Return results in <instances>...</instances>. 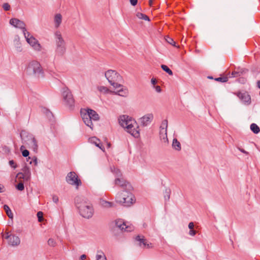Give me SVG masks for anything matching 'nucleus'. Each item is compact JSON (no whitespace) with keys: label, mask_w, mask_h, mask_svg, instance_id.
Here are the masks:
<instances>
[{"label":"nucleus","mask_w":260,"mask_h":260,"mask_svg":"<svg viewBox=\"0 0 260 260\" xmlns=\"http://www.w3.org/2000/svg\"><path fill=\"white\" fill-rule=\"evenodd\" d=\"M89 142L94 144L96 146L100 148L102 151H104L105 148L101 143V141L96 137H92L88 140Z\"/></svg>","instance_id":"obj_18"},{"label":"nucleus","mask_w":260,"mask_h":260,"mask_svg":"<svg viewBox=\"0 0 260 260\" xmlns=\"http://www.w3.org/2000/svg\"><path fill=\"white\" fill-rule=\"evenodd\" d=\"M9 164L11 166V167L12 168H16L17 167V166L15 165L14 161L13 160L9 161Z\"/></svg>","instance_id":"obj_45"},{"label":"nucleus","mask_w":260,"mask_h":260,"mask_svg":"<svg viewBox=\"0 0 260 260\" xmlns=\"http://www.w3.org/2000/svg\"><path fill=\"white\" fill-rule=\"evenodd\" d=\"M24 147L23 146H21L20 147V150L22 151V154L24 157H27L29 154V152L27 150H23Z\"/></svg>","instance_id":"obj_36"},{"label":"nucleus","mask_w":260,"mask_h":260,"mask_svg":"<svg viewBox=\"0 0 260 260\" xmlns=\"http://www.w3.org/2000/svg\"><path fill=\"white\" fill-rule=\"evenodd\" d=\"M26 73L30 76H34L38 78H43L44 72L41 64L37 61L30 62L26 69Z\"/></svg>","instance_id":"obj_6"},{"label":"nucleus","mask_w":260,"mask_h":260,"mask_svg":"<svg viewBox=\"0 0 260 260\" xmlns=\"http://www.w3.org/2000/svg\"><path fill=\"white\" fill-rule=\"evenodd\" d=\"M166 41L169 43L170 44L175 46V42L173 40V39L169 37H167L166 38Z\"/></svg>","instance_id":"obj_37"},{"label":"nucleus","mask_w":260,"mask_h":260,"mask_svg":"<svg viewBox=\"0 0 260 260\" xmlns=\"http://www.w3.org/2000/svg\"><path fill=\"white\" fill-rule=\"evenodd\" d=\"M16 177L18 179H23L24 181H28L31 178V172L30 169L27 166H25L22 169V172H19L17 174Z\"/></svg>","instance_id":"obj_12"},{"label":"nucleus","mask_w":260,"mask_h":260,"mask_svg":"<svg viewBox=\"0 0 260 260\" xmlns=\"http://www.w3.org/2000/svg\"><path fill=\"white\" fill-rule=\"evenodd\" d=\"M81 115L84 123L91 129L93 128L92 120L97 121L99 119L98 113L91 109H83L81 110Z\"/></svg>","instance_id":"obj_5"},{"label":"nucleus","mask_w":260,"mask_h":260,"mask_svg":"<svg viewBox=\"0 0 260 260\" xmlns=\"http://www.w3.org/2000/svg\"><path fill=\"white\" fill-rule=\"evenodd\" d=\"M152 4V0H149V4L150 5H151Z\"/></svg>","instance_id":"obj_56"},{"label":"nucleus","mask_w":260,"mask_h":260,"mask_svg":"<svg viewBox=\"0 0 260 260\" xmlns=\"http://www.w3.org/2000/svg\"><path fill=\"white\" fill-rule=\"evenodd\" d=\"M172 147L177 151H180L181 149L180 143L176 138H174L173 140Z\"/></svg>","instance_id":"obj_23"},{"label":"nucleus","mask_w":260,"mask_h":260,"mask_svg":"<svg viewBox=\"0 0 260 260\" xmlns=\"http://www.w3.org/2000/svg\"><path fill=\"white\" fill-rule=\"evenodd\" d=\"M257 86L258 87V88H260V80L257 81Z\"/></svg>","instance_id":"obj_54"},{"label":"nucleus","mask_w":260,"mask_h":260,"mask_svg":"<svg viewBox=\"0 0 260 260\" xmlns=\"http://www.w3.org/2000/svg\"><path fill=\"white\" fill-rule=\"evenodd\" d=\"M16 188L18 190H20V191L23 190L24 189L23 182L21 180H20V182H19V183L16 185Z\"/></svg>","instance_id":"obj_33"},{"label":"nucleus","mask_w":260,"mask_h":260,"mask_svg":"<svg viewBox=\"0 0 260 260\" xmlns=\"http://www.w3.org/2000/svg\"><path fill=\"white\" fill-rule=\"evenodd\" d=\"M116 201L125 207H129L135 202L134 196L131 191L122 190L117 194Z\"/></svg>","instance_id":"obj_3"},{"label":"nucleus","mask_w":260,"mask_h":260,"mask_svg":"<svg viewBox=\"0 0 260 260\" xmlns=\"http://www.w3.org/2000/svg\"><path fill=\"white\" fill-rule=\"evenodd\" d=\"M3 8L5 11H9L10 9V6L8 3H4Z\"/></svg>","instance_id":"obj_41"},{"label":"nucleus","mask_w":260,"mask_h":260,"mask_svg":"<svg viewBox=\"0 0 260 260\" xmlns=\"http://www.w3.org/2000/svg\"><path fill=\"white\" fill-rule=\"evenodd\" d=\"M27 42L34 48V50L40 51L41 46L38 41L29 32L27 31L23 34Z\"/></svg>","instance_id":"obj_10"},{"label":"nucleus","mask_w":260,"mask_h":260,"mask_svg":"<svg viewBox=\"0 0 260 260\" xmlns=\"http://www.w3.org/2000/svg\"><path fill=\"white\" fill-rule=\"evenodd\" d=\"M159 137L161 142L165 144L168 143L169 141L167 137V130H165V129L160 130Z\"/></svg>","instance_id":"obj_19"},{"label":"nucleus","mask_w":260,"mask_h":260,"mask_svg":"<svg viewBox=\"0 0 260 260\" xmlns=\"http://www.w3.org/2000/svg\"><path fill=\"white\" fill-rule=\"evenodd\" d=\"M56 49L55 53L57 56H63L66 51V44L60 31H56L54 33Z\"/></svg>","instance_id":"obj_7"},{"label":"nucleus","mask_w":260,"mask_h":260,"mask_svg":"<svg viewBox=\"0 0 260 260\" xmlns=\"http://www.w3.org/2000/svg\"><path fill=\"white\" fill-rule=\"evenodd\" d=\"M114 170L113 171L112 168H111V170H112V171L114 172V173L115 174V171L117 170V169L114 168Z\"/></svg>","instance_id":"obj_55"},{"label":"nucleus","mask_w":260,"mask_h":260,"mask_svg":"<svg viewBox=\"0 0 260 260\" xmlns=\"http://www.w3.org/2000/svg\"><path fill=\"white\" fill-rule=\"evenodd\" d=\"M137 17L141 19L145 20L146 21H150L149 17L145 14L142 13H137L136 14Z\"/></svg>","instance_id":"obj_29"},{"label":"nucleus","mask_w":260,"mask_h":260,"mask_svg":"<svg viewBox=\"0 0 260 260\" xmlns=\"http://www.w3.org/2000/svg\"><path fill=\"white\" fill-rule=\"evenodd\" d=\"M161 69L167 72L169 75H173V72L172 70L166 65L162 64L161 66Z\"/></svg>","instance_id":"obj_30"},{"label":"nucleus","mask_w":260,"mask_h":260,"mask_svg":"<svg viewBox=\"0 0 260 260\" xmlns=\"http://www.w3.org/2000/svg\"><path fill=\"white\" fill-rule=\"evenodd\" d=\"M136 239L137 241L140 242V245H143L145 247L146 246H147L148 247L149 246V244H147L146 240L144 238V237H143L142 238H141V237L140 236H138L136 237Z\"/></svg>","instance_id":"obj_27"},{"label":"nucleus","mask_w":260,"mask_h":260,"mask_svg":"<svg viewBox=\"0 0 260 260\" xmlns=\"http://www.w3.org/2000/svg\"><path fill=\"white\" fill-rule=\"evenodd\" d=\"M27 161H28L30 164H33L35 166L38 165L37 158L36 157H34L32 158L28 157L27 159Z\"/></svg>","instance_id":"obj_31"},{"label":"nucleus","mask_w":260,"mask_h":260,"mask_svg":"<svg viewBox=\"0 0 260 260\" xmlns=\"http://www.w3.org/2000/svg\"><path fill=\"white\" fill-rule=\"evenodd\" d=\"M119 124L126 129V131L135 138L139 136V132L136 129L133 124L135 121L131 117L125 115H121L118 118Z\"/></svg>","instance_id":"obj_2"},{"label":"nucleus","mask_w":260,"mask_h":260,"mask_svg":"<svg viewBox=\"0 0 260 260\" xmlns=\"http://www.w3.org/2000/svg\"><path fill=\"white\" fill-rule=\"evenodd\" d=\"M105 76L109 83L115 89L122 86L123 81L122 76L116 71L109 70L105 73Z\"/></svg>","instance_id":"obj_4"},{"label":"nucleus","mask_w":260,"mask_h":260,"mask_svg":"<svg viewBox=\"0 0 260 260\" xmlns=\"http://www.w3.org/2000/svg\"><path fill=\"white\" fill-rule=\"evenodd\" d=\"M100 204L102 207L105 208H112L114 206L113 202H108L104 200H101L100 201Z\"/></svg>","instance_id":"obj_21"},{"label":"nucleus","mask_w":260,"mask_h":260,"mask_svg":"<svg viewBox=\"0 0 260 260\" xmlns=\"http://www.w3.org/2000/svg\"><path fill=\"white\" fill-rule=\"evenodd\" d=\"M75 204L80 215L84 218H89L93 214V209L91 203L80 197L75 198Z\"/></svg>","instance_id":"obj_1"},{"label":"nucleus","mask_w":260,"mask_h":260,"mask_svg":"<svg viewBox=\"0 0 260 260\" xmlns=\"http://www.w3.org/2000/svg\"><path fill=\"white\" fill-rule=\"evenodd\" d=\"M153 119V115L152 113H148L139 119V122L143 126H146L150 124Z\"/></svg>","instance_id":"obj_16"},{"label":"nucleus","mask_w":260,"mask_h":260,"mask_svg":"<svg viewBox=\"0 0 260 260\" xmlns=\"http://www.w3.org/2000/svg\"><path fill=\"white\" fill-rule=\"evenodd\" d=\"M232 77H236L239 76V73L237 72H233L232 73Z\"/></svg>","instance_id":"obj_51"},{"label":"nucleus","mask_w":260,"mask_h":260,"mask_svg":"<svg viewBox=\"0 0 260 260\" xmlns=\"http://www.w3.org/2000/svg\"><path fill=\"white\" fill-rule=\"evenodd\" d=\"M238 149L239 151H240L241 152L246 154V155H248V152L246 151H245L244 149H243V148H241L240 147H238Z\"/></svg>","instance_id":"obj_47"},{"label":"nucleus","mask_w":260,"mask_h":260,"mask_svg":"<svg viewBox=\"0 0 260 260\" xmlns=\"http://www.w3.org/2000/svg\"><path fill=\"white\" fill-rule=\"evenodd\" d=\"M117 88L119 89H117L116 92H114L115 94L122 96H126L128 94V90L125 87H124L122 85L121 87H117Z\"/></svg>","instance_id":"obj_20"},{"label":"nucleus","mask_w":260,"mask_h":260,"mask_svg":"<svg viewBox=\"0 0 260 260\" xmlns=\"http://www.w3.org/2000/svg\"><path fill=\"white\" fill-rule=\"evenodd\" d=\"M115 225L121 231L129 232L134 230V226L131 224H128L122 219H117L115 221Z\"/></svg>","instance_id":"obj_13"},{"label":"nucleus","mask_w":260,"mask_h":260,"mask_svg":"<svg viewBox=\"0 0 260 260\" xmlns=\"http://www.w3.org/2000/svg\"><path fill=\"white\" fill-rule=\"evenodd\" d=\"M168 127V120L165 119L164 120L161 124V125L160 126V130H162L163 129H165V130H167Z\"/></svg>","instance_id":"obj_32"},{"label":"nucleus","mask_w":260,"mask_h":260,"mask_svg":"<svg viewBox=\"0 0 260 260\" xmlns=\"http://www.w3.org/2000/svg\"><path fill=\"white\" fill-rule=\"evenodd\" d=\"M28 144L31 146L34 150H37V142L36 139L32 136H30V143Z\"/></svg>","instance_id":"obj_25"},{"label":"nucleus","mask_w":260,"mask_h":260,"mask_svg":"<svg viewBox=\"0 0 260 260\" xmlns=\"http://www.w3.org/2000/svg\"><path fill=\"white\" fill-rule=\"evenodd\" d=\"M98 90L101 92H102V93H107L109 92V90L108 89V88L105 86H99L98 87Z\"/></svg>","instance_id":"obj_34"},{"label":"nucleus","mask_w":260,"mask_h":260,"mask_svg":"<svg viewBox=\"0 0 260 260\" xmlns=\"http://www.w3.org/2000/svg\"><path fill=\"white\" fill-rule=\"evenodd\" d=\"M4 209L6 212V214L7 216L11 219H12L13 218V214L12 212L11 209H10L9 207L7 205H5L4 206Z\"/></svg>","instance_id":"obj_26"},{"label":"nucleus","mask_w":260,"mask_h":260,"mask_svg":"<svg viewBox=\"0 0 260 260\" xmlns=\"http://www.w3.org/2000/svg\"><path fill=\"white\" fill-rule=\"evenodd\" d=\"M215 80L216 81L220 82H226L228 80V78L227 77H220L218 78H215Z\"/></svg>","instance_id":"obj_35"},{"label":"nucleus","mask_w":260,"mask_h":260,"mask_svg":"<svg viewBox=\"0 0 260 260\" xmlns=\"http://www.w3.org/2000/svg\"><path fill=\"white\" fill-rule=\"evenodd\" d=\"M50 74V75L54 77V78H56V77L58 76V74L53 70H51V69H47V71Z\"/></svg>","instance_id":"obj_38"},{"label":"nucleus","mask_w":260,"mask_h":260,"mask_svg":"<svg viewBox=\"0 0 260 260\" xmlns=\"http://www.w3.org/2000/svg\"><path fill=\"white\" fill-rule=\"evenodd\" d=\"M66 181L71 185L76 186L77 188L82 184L81 181L74 172H70L67 174Z\"/></svg>","instance_id":"obj_11"},{"label":"nucleus","mask_w":260,"mask_h":260,"mask_svg":"<svg viewBox=\"0 0 260 260\" xmlns=\"http://www.w3.org/2000/svg\"><path fill=\"white\" fill-rule=\"evenodd\" d=\"M154 88L155 89V90L157 92H160L161 91V88H160V87L159 86H158V85L155 86H154Z\"/></svg>","instance_id":"obj_49"},{"label":"nucleus","mask_w":260,"mask_h":260,"mask_svg":"<svg viewBox=\"0 0 260 260\" xmlns=\"http://www.w3.org/2000/svg\"><path fill=\"white\" fill-rule=\"evenodd\" d=\"M52 200H53V201L55 203H57L58 202V198L57 196L56 195H53V197H52Z\"/></svg>","instance_id":"obj_46"},{"label":"nucleus","mask_w":260,"mask_h":260,"mask_svg":"<svg viewBox=\"0 0 260 260\" xmlns=\"http://www.w3.org/2000/svg\"><path fill=\"white\" fill-rule=\"evenodd\" d=\"M43 213L41 211H39L37 213V216L39 222H41L43 220Z\"/></svg>","instance_id":"obj_40"},{"label":"nucleus","mask_w":260,"mask_h":260,"mask_svg":"<svg viewBox=\"0 0 260 260\" xmlns=\"http://www.w3.org/2000/svg\"><path fill=\"white\" fill-rule=\"evenodd\" d=\"M208 78L209 79H213V77L212 76H208Z\"/></svg>","instance_id":"obj_57"},{"label":"nucleus","mask_w":260,"mask_h":260,"mask_svg":"<svg viewBox=\"0 0 260 260\" xmlns=\"http://www.w3.org/2000/svg\"><path fill=\"white\" fill-rule=\"evenodd\" d=\"M108 147H109L110 146V143H109V144H108Z\"/></svg>","instance_id":"obj_58"},{"label":"nucleus","mask_w":260,"mask_h":260,"mask_svg":"<svg viewBox=\"0 0 260 260\" xmlns=\"http://www.w3.org/2000/svg\"><path fill=\"white\" fill-rule=\"evenodd\" d=\"M151 82L152 84L154 85L156 83L157 81L155 78H152L151 80Z\"/></svg>","instance_id":"obj_52"},{"label":"nucleus","mask_w":260,"mask_h":260,"mask_svg":"<svg viewBox=\"0 0 260 260\" xmlns=\"http://www.w3.org/2000/svg\"><path fill=\"white\" fill-rule=\"evenodd\" d=\"M48 244L50 246L54 247L56 245V243L54 239L50 238L48 240Z\"/></svg>","instance_id":"obj_39"},{"label":"nucleus","mask_w":260,"mask_h":260,"mask_svg":"<svg viewBox=\"0 0 260 260\" xmlns=\"http://www.w3.org/2000/svg\"><path fill=\"white\" fill-rule=\"evenodd\" d=\"M4 238L8 240V244L12 246H17L20 243V238L13 234L6 233Z\"/></svg>","instance_id":"obj_14"},{"label":"nucleus","mask_w":260,"mask_h":260,"mask_svg":"<svg viewBox=\"0 0 260 260\" xmlns=\"http://www.w3.org/2000/svg\"><path fill=\"white\" fill-rule=\"evenodd\" d=\"M96 259V260H107L104 252L101 250L97 251Z\"/></svg>","instance_id":"obj_24"},{"label":"nucleus","mask_w":260,"mask_h":260,"mask_svg":"<svg viewBox=\"0 0 260 260\" xmlns=\"http://www.w3.org/2000/svg\"><path fill=\"white\" fill-rule=\"evenodd\" d=\"M237 95L244 103L249 105L251 103V98L248 93L238 92Z\"/></svg>","instance_id":"obj_17"},{"label":"nucleus","mask_w":260,"mask_h":260,"mask_svg":"<svg viewBox=\"0 0 260 260\" xmlns=\"http://www.w3.org/2000/svg\"><path fill=\"white\" fill-rule=\"evenodd\" d=\"M193 228H194V224L192 222H190L189 224H188V228L189 229V230H191V229H193Z\"/></svg>","instance_id":"obj_50"},{"label":"nucleus","mask_w":260,"mask_h":260,"mask_svg":"<svg viewBox=\"0 0 260 260\" xmlns=\"http://www.w3.org/2000/svg\"><path fill=\"white\" fill-rule=\"evenodd\" d=\"M196 233H197L196 231L194 230L193 229H191V230H189L188 234L189 235H190L191 236H193L196 234Z\"/></svg>","instance_id":"obj_44"},{"label":"nucleus","mask_w":260,"mask_h":260,"mask_svg":"<svg viewBox=\"0 0 260 260\" xmlns=\"http://www.w3.org/2000/svg\"><path fill=\"white\" fill-rule=\"evenodd\" d=\"M62 94L66 105L70 108L74 106L75 100L70 89L65 87L62 88Z\"/></svg>","instance_id":"obj_9"},{"label":"nucleus","mask_w":260,"mask_h":260,"mask_svg":"<svg viewBox=\"0 0 260 260\" xmlns=\"http://www.w3.org/2000/svg\"><path fill=\"white\" fill-rule=\"evenodd\" d=\"M121 176V174L119 170L115 171V177L116 178L115 180V184L121 187L122 190L132 191L133 189L132 185L123 178H119Z\"/></svg>","instance_id":"obj_8"},{"label":"nucleus","mask_w":260,"mask_h":260,"mask_svg":"<svg viewBox=\"0 0 260 260\" xmlns=\"http://www.w3.org/2000/svg\"><path fill=\"white\" fill-rule=\"evenodd\" d=\"M250 129L254 134H258L260 132L259 127L255 123H252L250 125Z\"/></svg>","instance_id":"obj_28"},{"label":"nucleus","mask_w":260,"mask_h":260,"mask_svg":"<svg viewBox=\"0 0 260 260\" xmlns=\"http://www.w3.org/2000/svg\"><path fill=\"white\" fill-rule=\"evenodd\" d=\"M86 255H85V254H83V255H82L81 256V257H80V259H81V260H85V259L86 258Z\"/></svg>","instance_id":"obj_53"},{"label":"nucleus","mask_w":260,"mask_h":260,"mask_svg":"<svg viewBox=\"0 0 260 260\" xmlns=\"http://www.w3.org/2000/svg\"><path fill=\"white\" fill-rule=\"evenodd\" d=\"M132 6H136L138 3V0H129Z\"/></svg>","instance_id":"obj_48"},{"label":"nucleus","mask_w":260,"mask_h":260,"mask_svg":"<svg viewBox=\"0 0 260 260\" xmlns=\"http://www.w3.org/2000/svg\"><path fill=\"white\" fill-rule=\"evenodd\" d=\"M62 22V16L60 14H57L54 16L55 27L58 28Z\"/></svg>","instance_id":"obj_22"},{"label":"nucleus","mask_w":260,"mask_h":260,"mask_svg":"<svg viewBox=\"0 0 260 260\" xmlns=\"http://www.w3.org/2000/svg\"><path fill=\"white\" fill-rule=\"evenodd\" d=\"M170 191H166V194L165 195V200H169L170 199Z\"/></svg>","instance_id":"obj_42"},{"label":"nucleus","mask_w":260,"mask_h":260,"mask_svg":"<svg viewBox=\"0 0 260 260\" xmlns=\"http://www.w3.org/2000/svg\"><path fill=\"white\" fill-rule=\"evenodd\" d=\"M10 23L11 25L16 28L21 29L23 34L27 32L25 28V24L24 22L20 20L19 19L17 18H12L10 20Z\"/></svg>","instance_id":"obj_15"},{"label":"nucleus","mask_w":260,"mask_h":260,"mask_svg":"<svg viewBox=\"0 0 260 260\" xmlns=\"http://www.w3.org/2000/svg\"><path fill=\"white\" fill-rule=\"evenodd\" d=\"M259 94H260V91H259Z\"/></svg>","instance_id":"obj_59"},{"label":"nucleus","mask_w":260,"mask_h":260,"mask_svg":"<svg viewBox=\"0 0 260 260\" xmlns=\"http://www.w3.org/2000/svg\"><path fill=\"white\" fill-rule=\"evenodd\" d=\"M17 46H16V50L18 52H20L22 50V48L20 43L17 41L16 43Z\"/></svg>","instance_id":"obj_43"}]
</instances>
